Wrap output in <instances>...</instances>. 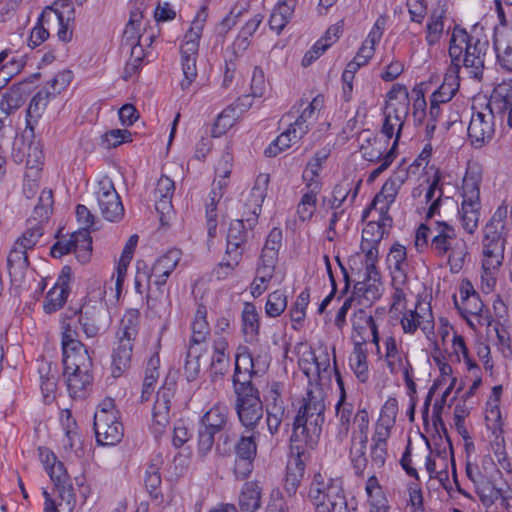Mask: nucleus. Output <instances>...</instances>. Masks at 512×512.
<instances>
[{
    "mask_svg": "<svg viewBox=\"0 0 512 512\" xmlns=\"http://www.w3.org/2000/svg\"><path fill=\"white\" fill-rule=\"evenodd\" d=\"M209 367L215 375H224L230 368L229 340L219 338L212 341Z\"/></svg>",
    "mask_w": 512,
    "mask_h": 512,
    "instance_id": "40",
    "label": "nucleus"
},
{
    "mask_svg": "<svg viewBox=\"0 0 512 512\" xmlns=\"http://www.w3.org/2000/svg\"><path fill=\"white\" fill-rule=\"evenodd\" d=\"M316 360V351L311 347H305L299 352L298 366L310 384L317 382Z\"/></svg>",
    "mask_w": 512,
    "mask_h": 512,
    "instance_id": "64",
    "label": "nucleus"
},
{
    "mask_svg": "<svg viewBox=\"0 0 512 512\" xmlns=\"http://www.w3.org/2000/svg\"><path fill=\"white\" fill-rule=\"evenodd\" d=\"M385 23L386 21L384 18H378L370 30L368 36L363 41L361 47L355 55L356 60L360 61V64L366 65L373 57L375 53V45L379 43L382 38Z\"/></svg>",
    "mask_w": 512,
    "mask_h": 512,
    "instance_id": "41",
    "label": "nucleus"
},
{
    "mask_svg": "<svg viewBox=\"0 0 512 512\" xmlns=\"http://www.w3.org/2000/svg\"><path fill=\"white\" fill-rule=\"evenodd\" d=\"M409 178V168L405 164H399L391 176L384 182L380 191L375 195L370 205L363 211L362 219L370 217L372 213H389L400 189Z\"/></svg>",
    "mask_w": 512,
    "mask_h": 512,
    "instance_id": "14",
    "label": "nucleus"
},
{
    "mask_svg": "<svg viewBox=\"0 0 512 512\" xmlns=\"http://www.w3.org/2000/svg\"><path fill=\"white\" fill-rule=\"evenodd\" d=\"M485 422L487 429L492 433L497 445L504 443L503 417L500 409L498 396L487 402L485 411Z\"/></svg>",
    "mask_w": 512,
    "mask_h": 512,
    "instance_id": "42",
    "label": "nucleus"
},
{
    "mask_svg": "<svg viewBox=\"0 0 512 512\" xmlns=\"http://www.w3.org/2000/svg\"><path fill=\"white\" fill-rule=\"evenodd\" d=\"M140 312L136 309H130L123 315L116 336L136 339L139 332Z\"/></svg>",
    "mask_w": 512,
    "mask_h": 512,
    "instance_id": "58",
    "label": "nucleus"
},
{
    "mask_svg": "<svg viewBox=\"0 0 512 512\" xmlns=\"http://www.w3.org/2000/svg\"><path fill=\"white\" fill-rule=\"evenodd\" d=\"M43 226L35 220H27L26 229L15 240L17 247L26 251L33 250L43 236Z\"/></svg>",
    "mask_w": 512,
    "mask_h": 512,
    "instance_id": "53",
    "label": "nucleus"
},
{
    "mask_svg": "<svg viewBox=\"0 0 512 512\" xmlns=\"http://www.w3.org/2000/svg\"><path fill=\"white\" fill-rule=\"evenodd\" d=\"M484 106L496 116L504 115L512 107V81L498 84Z\"/></svg>",
    "mask_w": 512,
    "mask_h": 512,
    "instance_id": "36",
    "label": "nucleus"
},
{
    "mask_svg": "<svg viewBox=\"0 0 512 512\" xmlns=\"http://www.w3.org/2000/svg\"><path fill=\"white\" fill-rule=\"evenodd\" d=\"M40 20L46 21L48 28L57 27L59 40L65 43L71 41L74 24V9L71 4L57 1L46 6L40 14Z\"/></svg>",
    "mask_w": 512,
    "mask_h": 512,
    "instance_id": "19",
    "label": "nucleus"
},
{
    "mask_svg": "<svg viewBox=\"0 0 512 512\" xmlns=\"http://www.w3.org/2000/svg\"><path fill=\"white\" fill-rule=\"evenodd\" d=\"M249 433V431H247ZM260 436L258 431H250L249 435H242L235 445L238 458L255 460L257 455L256 439Z\"/></svg>",
    "mask_w": 512,
    "mask_h": 512,
    "instance_id": "60",
    "label": "nucleus"
},
{
    "mask_svg": "<svg viewBox=\"0 0 512 512\" xmlns=\"http://www.w3.org/2000/svg\"><path fill=\"white\" fill-rule=\"evenodd\" d=\"M325 401L320 387L307 390L294 419L291 443H303L310 449L318 443L324 423Z\"/></svg>",
    "mask_w": 512,
    "mask_h": 512,
    "instance_id": "3",
    "label": "nucleus"
},
{
    "mask_svg": "<svg viewBox=\"0 0 512 512\" xmlns=\"http://www.w3.org/2000/svg\"><path fill=\"white\" fill-rule=\"evenodd\" d=\"M97 205L101 215L110 222H118L124 217V207L112 180L103 177L95 191Z\"/></svg>",
    "mask_w": 512,
    "mask_h": 512,
    "instance_id": "20",
    "label": "nucleus"
},
{
    "mask_svg": "<svg viewBox=\"0 0 512 512\" xmlns=\"http://www.w3.org/2000/svg\"><path fill=\"white\" fill-rule=\"evenodd\" d=\"M507 214V205L502 204L498 206L482 229V270L480 279L481 288L487 294L494 290L497 284L499 269L504 260L507 242Z\"/></svg>",
    "mask_w": 512,
    "mask_h": 512,
    "instance_id": "1",
    "label": "nucleus"
},
{
    "mask_svg": "<svg viewBox=\"0 0 512 512\" xmlns=\"http://www.w3.org/2000/svg\"><path fill=\"white\" fill-rule=\"evenodd\" d=\"M236 395L235 410L241 425L246 431H257L263 418V404L256 387L234 389Z\"/></svg>",
    "mask_w": 512,
    "mask_h": 512,
    "instance_id": "15",
    "label": "nucleus"
},
{
    "mask_svg": "<svg viewBox=\"0 0 512 512\" xmlns=\"http://www.w3.org/2000/svg\"><path fill=\"white\" fill-rule=\"evenodd\" d=\"M370 431V414L366 408H358L350 426L349 460L354 473L363 477L368 465L367 445Z\"/></svg>",
    "mask_w": 512,
    "mask_h": 512,
    "instance_id": "11",
    "label": "nucleus"
},
{
    "mask_svg": "<svg viewBox=\"0 0 512 512\" xmlns=\"http://www.w3.org/2000/svg\"><path fill=\"white\" fill-rule=\"evenodd\" d=\"M182 253L179 249H169L158 257L150 270L141 271L138 269L135 277V289L142 294V282L147 284V304L154 308L159 297L163 296V287L168 277L177 267L181 260Z\"/></svg>",
    "mask_w": 512,
    "mask_h": 512,
    "instance_id": "5",
    "label": "nucleus"
},
{
    "mask_svg": "<svg viewBox=\"0 0 512 512\" xmlns=\"http://www.w3.org/2000/svg\"><path fill=\"white\" fill-rule=\"evenodd\" d=\"M465 474L473 485L489 479V472L494 465L493 459L488 454H478L472 442L465 445Z\"/></svg>",
    "mask_w": 512,
    "mask_h": 512,
    "instance_id": "26",
    "label": "nucleus"
},
{
    "mask_svg": "<svg viewBox=\"0 0 512 512\" xmlns=\"http://www.w3.org/2000/svg\"><path fill=\"white\" fill-rule=\"evenodd\" d=\"M481 182V168L477 164H469L462 180L460 191L462 200L458 208V215L462 228L470 235L474 234L479 225Z\"/></svg>",
    "mask_w": 512,
    "mask_h": 512,
    "instance_id": "6",
    "label": "nucleus"
},
{
    "mask_svg": "<svg viewBox=\"0 0 512 512\" xmlns=\"http://www.w3.org/2000/svg\"><path fill=\"white\" fill-rule=\"evenodd\" d=\"M175 191V184L172 179L162 175L156 184L154 191L155 208L160 214V220L163 222L165 216H169L173 210L172 197Z\"/></svg>",
    "mask_w": 512,
    "mask_h": 512,
    "instance_id": "35",
    "label": "nucleus"
},
{
    "mask_svg": "<svg viewBox=\"0 0 512 512\" xmlns=\"http://www.w3.org/2000/svg\"><path fill=\"white\" fill-rule=\"evenodd\" d=\"M257 374L254 359L250 349L245 345H239L235 353V369L233 374L234 389L255 387L252 378Z\"/></svg>",
    "mask_w": 512,
    "mask_h": 512,
    "instance_id": "27",
    "label": "nucleus"
},
{
    "mask_svg": "<svg viewBox=\"0 0 512 512\" xmlns=\"http://www.w3.org/2000/svg\"><path fill=\"white\" fill-rule=\"evenodd\" d=\"M55 485L57 494L52 497L46 490H43L44 512H72L76 497L73 484L64 464L58 461L46 470Z\"/></svg>",
    "mask_w": 512,
    "mask_h": 512,
    "instance_id": "12",
    "label": "nucleus"
},
{
    "mask_svg": "<svg viewBox=\"0 0 512 512\" xmlns=\"http://www.w3.org/2000/svg\"><path fill=\"white\" fill-rule=\"evenodd\" d=\"M393 292L391 295V311L402 312L406 307L407 296L411 293L408 277H391Z\"/></svg>",
    "mask_w": 512,
    "mask_h": 512,
    "instance_id": "55",
    "label": "nucleus"
},
{
    "mask_svg": "<svg viewBox=\"0 0 512 512\" xmlns=\"http://www.w3.org/2000/svg\"><path fill=\"white\" fill-rule=\"evenodd\" d=\"M375 263L364 261L363 279L357 280L354 285V294L358 297L359 306H370L382 295L383 284Z\"/></svg>",
    "mask_w": 512,
    "mask_h": 512,
    "instance_id": "21",
    "label": "nucleus"
},
{
    "mask_svg": "<svg viewBox=\"0 0 512 512\" xmlns=\"http://www.w3.org/2000/svg\"><path fill=\"white\" fill-rule=\"evenodd\" d=\"M269 185V175L259 174L251 188L249 194L245 198L243 216L250 229H253L262 210V205L267 195Z\"/></svg>",
    "mask_w": 512,
    "mask_h": 512,
    "instance_id": "23",
    "label": "nucleus"
},
{
    "mask_svg": "<svg viewBox=\"0 0 512 512\" xmlns=\"http://www.w3.org/2000/svg\"><path fill=\"white\" fill-rule=\"evenodd\" d=\"M208 17V9L202 6L194 17L189 30L185 33L180 46V62L183 71V79L180 86L188 89L197 77L196 61L199 51V42Z\"/></svg>",
    "mask_w": 512,
    "mask_h": 512,
    "instance_id": "9",
    "label": "nucleus"
},
{
    "mask_svg": "<svg viewBox=\"0 0 512 512\" xmlns=\"http://www.w3.org/2000/svg\"><path fill=\"white\" fill-rule=\"evenodd\" d=\"M488 49L489 42L485 36L475 30L469 33L464 28L455 26L449 41V67H455L458 72L464 67L473 78L480 79Z\"/></svg>",
    "mask_w": 512,
    "mask_h": 512,
    "instance_id": "2",
    "label": "nucleus"
},
{
    "mask_svg": "<svg viewBox=\"0 0 512 512\" xmlns=\"http://www.w3.org/2000/svg\"><path fill=\"white\" fill-rule=\"evenodd\" d=\"M162 461L159 458L152 460V462L147 466L144 474V484L149 493V495L154 500H161V469Z\"/></svg>",
    "mask_w": 512,
    "mask_h": 512,
    "instance_id": "49",
    "label": "nucleus"
},
{
    "mask_svg": "<svg viewBox=\"0 0 512 512\" xmlns=\"http://www.w3.org/2000/svg\"><path fill=\"white\" fill-rule=\"evenodd\" d=\"M134 340L116 336L111 353V373L118 378L130 367Z\"/></svg>",
    "mask_w": 512,
    "mask_h": 512,
    "instance_id": "33",
    "label": "nucleus"
},
{
    "mask_svg": "<svg viewBox=\"0 0 512 512\" xmlns=\"http://www.w3.org/2000/svg\"><path fill=\"white\" fill-rule=\"evenodd\" d=\"M455 67H449L440 87L435 90L431 98L441 103L449 102L457 93L460 87V76Z\"/></svg>",
    "mask_w": 512,
    "mask_h": 512,
    "instance_id": "45",
    "label": "nucleus"
},
{
    "mask_svg": "<svg viewBox=\"0 0 512 512\" xmlns=\"http://www.w3.org/2000/svg\"><path fill=\"white\" fill-rule=\"evenodd\" d=\"M387 262L391 277H408L409 264L407 261L406 248L398 243L394 244L388 253Z\"/></svg>",
    "mask_w": 512,
    "mask_h": 512,
    "instance_id": "48",
    "label": "nucleus"
},
{
    "mask_svg": "<svg viewBox=\"0 0 512 512\" xmlns=\"http://www.w3.org/2000/svg\"><path fill=\"white\" fill-rule=\"evenodd\" d=\"M94 430L96 441L102 446H112L119 443L123 437V425L118 415L94 416Z\"/></svg>",
    "mask_w": 512,
    "mask_h": 512,
    "instance_id": "28",
    "label": "nucleus"
},
{
    "mask_svg": "<svg viewBox=\"0 0 512 512\" xmlns=\"http://www.w3.org/2000/svg\"><path fill=\"white\" fill-rule=\"evenodd\" d=\"M360 152L362 157L369 162L380 163L368 175V182H374L386 171L395 159V147H389V140L373 136L369 133L361 134Z\"/></svg>",
    "mask_w": 512,
    "mask_h": 512,
    "instance_id": "13",
    "label": "nucleus"
},
{
    "mask_svg": "<svg viewBox=\"0 0 512 512\" xmlns=\"http://www.w3.org/2000/svg\"><path fill=\"white\" fill-rule=\"evenodd\" d=\"M73 253L77 259L85 263L89 260L92 251V238L88 229L80 228L71 234Z\"/></svg>",
    "mask_w": 512,
    "mask_h": 512,
    "instance_id": "54",
    "label": "nucleus"
},
{
    "mask_svg": "<svg viewBox=\"0 0 512 512\" xmlns=\"http://www.w3.org/2000/svg\"><path fill=\"white\" fill-rule=\"evenodd\" d=\"M53 192L51 189H44L39 195L38 203L33 209L32 216L28 220H35L42 226L46 223L53 209Z\"/></svg>",
    "mask_w": 512,
    "mask_h": 512,
    "instance_id": "57",
    "label": "nucleus"
},
{
    "mask_svg": "<svg viewBox=\"0 0 512 512\" xmlns=\"http://www.w3.org/2000/svg\"><path fill=\"white\" fill-rule=\"evenodd\" d=\"M367 357L368 352L365 345H361V342H355L353 351L349 357V365L354 375L361 383H366L370 377Z\"/></svg>",
    "mask_w": 512,
    "mask_h": 512,
    "instance_id": "46",
    "label": "nucleus"
},
{
    "mask_svg": "<svg viewBox=\"0 0 512 512\" xmlns=\"http://www.w3.org/2000/svg\"><path fill=\"white\" fill-rule=\"evenodd\" d=\"M398 413V403L395 398H389L385 401L380 410V415L374 424V431L391 434L395 419Z\"/></svg>",
    "mask_w": 512,
    "mask_h": 512,
    "instance_id": "52",
    "label": "nucleus"
},
{
    "mask_svg": "<svg viewBox=\"0 0 512 512\" xmlns=\"http://www.w3.org/2000/svg\"><path fill=\"white\" fill-rule=\"evenodd\" d=\"M355 415L354 406L347 399L338 400L335 405L336 439L339 442L345 441L350 432V426Z\"/></svg>",
    "mask_w": 512,
    "mask_h": 512,
    "instance_id": "43",
    "label": "nucleus"
},
{
    "mask_svg": "<svg viewBox=\"0 0 512 512\" xmlns=\"http://www.w3.org/2000/svg\"><path fill=\"white\" fill-rule=\"evenodd\" d=\"M63 352L64 377L73 397H82L92 385V359L85 345Z\"/></svg>",
    "mask_w": 512,
    "mask_h": 512,
    "instance_id": "8",
    "label": "nucleus"
},
{
    "mask_svg": "<svg viewBox=\"0 0 512 512\" xmlns=\"http://www.w3.org/2000/svg\"><path fill=\"white\" fill-rule=\"evenodd\" d=\"M296 129L289 125L288 129L281 133L264 151L267 157H275L280 152L290 148L301 138H296Z\"/></svg>",
    "mask_w": 512,
    "mask_h": 512,
    "instance_id": "59",
    "label": "nucleus"
},
{
    "mask_svg": "<svg viewBox=\"0 0 512 512\" xmlns=\"http://www.w3.org/2000/svg\"><path fill=\"white\" fill-rule=\"evenodd\" d=\"M228 423V409L220 403L214 404L200 420L198 428V450L207 454L213 447L215 435L223 431Z\"/></svg>",
    "mask_w": 512,
    "mask_h": 512,
    "instance_id": "16",
    "label": "nucleus"
},
{
    "mask_svg": "<svg viewBox=\"0 0 512 512\" xmlns=\"http://www.w3.org/2000/svg\"><path fill=\"white\" fill-rule=\"evenodd\" d=\"M352 322V339L355 342H361V345H365L369 335L372 336V343L376 346L377 352L380 351V336L378 327L371 314L362 308L356 310L351 319Z\"/></svg>",
    "mask_w": 512,
    "mask_h": 512,
    "instance_id": "30",
    "label": "nucleus"
},
{
    "mask_svg": "<svg viewBox=\"0 0 512 512\" xmlns=\"http://www.w3.org/2000/svg\"><path fill=\"white\" fill-rule=\"evenodd\" d=\"M308 497L316 512H349L341 478L315 473L311 481Z\"/></svg>",
    "mask_w": 512,
    "mask_h": 512,
    "instance_id": "7",
    "label": "nucleus"
},
{
    "mask_svg": "<svg viewBox=\"0 0 512 512\" xmlns=\"http://www.w3.org/2000/svg\"><path fill=\"white\" fill-rule=\"evenodd\" d=\"M410 99L405 86L396 84L387 93L384 108V121L381 133L390 140L393 136L394 146H397L401 130L409 113Z\"/></svg>",
    "mask_w": 512,
    "mask_h": 512,
    "instance_id": "10",
    "label": "nucleus"
},
{
    "mask_svg": "<svg viewBox=\"0 0 512 512\" xmlns=\"http://www.w3.org/2000/svg\"><path fill=\"white\" fill-rule=\"evenodd\" d=\"M400 324L405 334H415L418 329L423 333H429L434 328V317L430 304L422 299H417L413 308H405Z\"/></svg>",
    "mask_w": 512,
    "mask_h": 512,
    "instance_id": "22",
    "label": "nucleus"
},
{
    "mask_svg": "<svg viewBox=\"0 0 512 512\" xmlns=\"http://www.w3.org/2000/svg\"><path fill=\"white\" fill-rule=\"evenodd\" d=\"M495 114L484 105L473 106L467 129L468 141L474 148H482L488 144L495 134Z\"/></svg>",
    "mask_w": 512,
    "mask_h": 512,
    "instance_id": "18",
    "label": "nucleus"
},
{
    "mask_svg": "<svg viewBox=\"0 0 512 512\" xmlns=\"http://www.w3.org/2000/svg\"><path fill=\"white\" fill-rule=\"evenodd\" d=\"M241 332L246 343L258 340L260 333V315L256 306L251 302H245L241 311Z\"/></svg>",
    "mask_w": 512,
    "mask_h": 512,
    "instance_id": "37",
    "label": "nucleus"
},
{
    "mask_svg": "<svg viewBox=\"0 0 512 512\" xmlns=\"http://www.w3.org/2000/svg\"><path fill=\"white\" fill-rule=\"evenodd\" d=\"M174 396L173 388L170 386H162L156 395V400L152 410L151 431L155 436L164 433L170 421V405Z\"/></svg>",
    "mask_w": 512,
    "mask_h": 512,
    "instance_id": "29",
    "label": "nucleus"
},
{
    "mask_svg": "<svg viewBox=\"0 0 512 512\" xmlns=\"http://www.w3.org/2000/svg\"><path fill=\"white\" fill-rule=\"evenodd\" d=\"M430 250L440 258H446L452 273H459L469 255L466 241L457 235L456 229L444 220H435Z\"/></svg>",
    "mask_w": 512,
    "mask_h": 512,
    "instance_id": "4",
    "label": "nucleus"
},
{
    "mask_svg": "<svg viewBox=\"0 0 512 512\" xmlns=\"http://www.w3.org/2000/svg\"><path fill=\"white\" fill-rule=\"evenodd\" d=\"M51 94H53L51 91L44 88L38 91L29 103L26 115V129H29L32 135L34 133V128L31 125L30 118L34 117L37 119L41 116V113L44 111L49 102Z\"/></svg>",
    "mask_w": 512,
    "mask_h": 512,
    "instance_id": "56",
    "label": "nucleus"
},
{
    "mask_svg": "<svg viewBox=\"0 0 512 512\" xmlns=\"http://www.w3.org/2000/svg\"><path fill=\"white\" fill-rule=\"evenodd\" d=\"M71 277V269L65 266L56 283L47 292L43 302V309L45 313L51 314L61 309L70 294L69 282Z\"/></svg>",
    "mask_w": 512,
    "mask_h": 512,
    "instance_id": "31",
    "label": "nucleus"
},
{
    "mask_svg": "<svg viewBox=\"0 0 512 512\" xmlns=\"http://www.w3.org/2000/svg\"><path fill=\"white\" fill-rule=\"evenodd\" d=\"M391 434L374 431L369 445V458L371 465L382 468L388 457V440Z\"/></svg>",
    "mask_w": 512,
    "mask_h": 512,
    "instance_id": "44",
    "label": "nucleus"
},
{
    "mask_svg": "<svg viewBox=\"0 0 512 512\" xmlns=\"http://www.w3.org/2000/svg\"><path fill=\"white\" fill-rule=\"evenodd\" d=\"M372 219L367 222L362 230L360 249L364 255V261L376 262L378 259V246L387 229L392 226V218L389 213H372Z\"/></svg>",
    "mask_w": 512,
    "mask_h": 512,
    "instance_id": "17",
    "label": "nucleus"
},
{
    "mask_svg": "<svg viewBox=\"0 0 512 512\" xmlns=\"http://www.w3.org/2000/svg\"><path fill=\"white\" fill-rule=\"evenodd\" d=\"M262 487L257 481H247L241 487L238 506L241 512H256L261 507Z\"/></svg>",
    "mask_w": 512,
    "mask_h": 512,
    "instance_id": "39",
    "label": "nucleus"
},
{
    "mask_svg": "<svg viewBox=\"0 0 512 512\" xmlns=\"http://www.w3.org/2000/svg\"><path fill=\"white\" fill-rule=\"evenodd\" d=\"M320 182L306 183V187L297 205V215L302 222L310 221L317 209Z\"/></svg>",
    "mask_w": 512,
    "mask_h": 512,
    "instance_id": "38",
    "label": "nucleus"
},
{
    "mask_svg": "<svg viewBox=\"0 0 512 512\" xmlns=\"http://www.w3.org/2000/svg\"><path fill=\"white\" fill-rule=\"evenodd\" d=\"M324 106V96H315L302 110L297 119L290 125L296 129V138H302L309 128L317 121L318 114Z\"/></svg>",
    "mask_w": 512,
    "mask_h": 512,
    "instance_id": "34",
    "label": "nucleus"
},
{
    "mask_svg": "<svg viewBox=\"0 0 512 512\" xmlns=\"http://www.w3.org/2000/svg\"><path fill=\"white\" fill-rule=\"evenodd\" d=\"M79 323L87 338H95L108 328L109 313L102 303L85 304L80 311Z\"/></svg>",
    "mask_w": 512,
    "mask_h": 512,
    "instance_id": "24",
    "label": "nucleus"
},
{
    "mask_svg": "<svg viewBox=\"0 0 512 512\" xmlns=\"http://www.w3.org/2000/svg\"><path fill=\"white\" fill-rule=\"evenodd\" d=\"M454 303L462 317L467 320L470 326H474L473 321L470 319L471 317L476 318L478 323L480 322L479 318L482 316L484 304L480 299L479 294H473L472 296L466 297V299L462 300H458L454 297Z\"/></svg>",
    "mask_w": 512,
    "mask_h": 512,
    "instance_id": "50",
    "label": "nucleus"
},
{
    "mask_svg": "<svg viewBox=\"0 0 512 512\" xmlns=\"http://www.w3.org/2000/svg\"><path fill=\"white\" fill-rule=\"evenodd\" d=\"M384 347V360L391 374H406L407 371H412L413 367L408 359V355L399 347L395 337H386Z\"/></svg>",
    "mask_w": 512,
    "mask_h": 512,
    "instance_id": "32",
    "label": "nucleus"
},
{
    "mask_svg": "<svg viewBox=\"0 0 512 512\" xmlns=\"http://www.w3.org/2000/svg\"><path fill=\"white\" fill-rule=\"evenodd\" d=\"M203 349L200 346L189 345L184 363V375L191 382L197 379L201 371L200 359Z\"/></svg>",
    "mask_w": 512,
    "mask_h": 512,
    "instance_id": "61",
    "label": "nucleus"
},
{
    "mask_svg": "<svg viewBox=\"0 0 512 512\" xmlns=\"http://www.w3.org/2000/svg\"><path fill=\"white\" fill-rule=\"evenodd\" d=\"M495 47L501 66L512 72V31L497 37Z\"/></svg>",
    "mask_w": 512,
    "mask_h": 512,
    "instance_id": "62",
    "label": "nucleus"
},
{
    "mask_svg": "<svg viewBox=\"0 0 512 512\" xmlns=\"http://www.w3.org/2000/svg\"><path fill=\"white\" fill-rule=\"evenodd\" d=\"M192 335L189 345L199 346L210 336L211 328L207 320L206 307L200 305L191 324Z\"/></svg>",
    "mask_w": 512,
    "mask_h": 512,
    "instance_id": "47",
    "label": "nucleus"
},
{
    "mask_svg": "<svg viewBox=\"0 0 512 512\" xmlns=\"http://www.w3.org/2000/svg\"><path fill=\"white\" fill-rule=\"evenodd\" d=\"M27 253L28 251L17 247L15 243L13 244L7 256V267L10 275L22 273L29 266Z\"/></svg>",
    "mask_w": 512,
    "mask_h": 512,
    "instance_id": "63",
    "label": "nucleus"
},
{
    "mask_svg": "<svg viewBox=\"0 0 512 512\" xmlns=\"http://www.w3.org/2000/svg\"><path fill=\"white\" fill-rule=\"evenodd\" d=\"M308 448V445H304L300 442L291 443V456L287 463V473L284 484L285 490L290 496L295 495L303 480L306 464L302 457Z\"/></svg>",
    "mask_w": 512,
    "mask_h": 512,
    "instance_id": "25",
    "label": "nucleus"
},
{
    "mask_svg": "<svg viewBox=\"0 0 512 512\" xmlns=\"http://www.w3.org/2000/svg\"><path fill=\"white\" fill-rule=\"evenodd\" d=\"M473 486L480 502L487 509L493 508L497 501H501L505 493V488L496 487L490 479L484 480Z\"/></svg>",
    "mask_w": 512,
    "mask_h": 512,
    "instance_id": "51",
    "label": "nucleus"
}]
</instances>
